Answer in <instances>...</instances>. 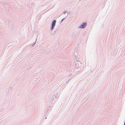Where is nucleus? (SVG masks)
Listing matches in <instances>:
<instances>
[{
    "label": "nucleus",
    "mask_w": 125,
    "mask_h": 125,
    "mask_svg": "<svg viewBox=\"0 0 125 125\" xmlns=\"http://www.w3.org/2000/svg\"><path fill=\"white\" fill-rule=\"evenodd\" d=\"M86 24L87 23H84L80 26L79 28H83L86 26Z\"/></svg>",
    "instance_id": "2"
},
{
    "label": "nucleus",
    "mask_w": 125,
    "mask_h": 125,
    "mask_svg": "<svg viewBox=\"0 0 125 125\" xmlns=\"http://www.w3.org/2000/svg\"><path fill=\"white\" fill-rule=\"evenodd\" d=\"M56 21L55 20H54L52 22V24L51 29L52 30L53 29L54 26L55 25V23Z\"/></svg>",
    "instance_id": "1"
}]
</instances>
